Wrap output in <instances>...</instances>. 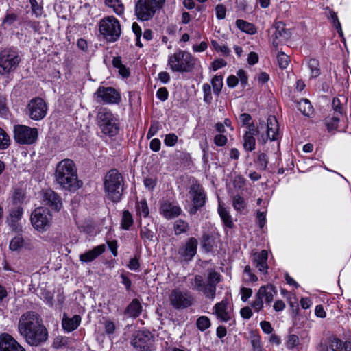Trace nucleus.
Here are the masks:
<instances>
[{
  "label": "nucleus",
  "mask_w": 351,
  "mask_h": 351,
  "mask_svg": "<svg viewBox=\"0 0 351 351\" xmlns=\"http://www.w3.org/2000/svg\"><path fill=\"white\" fill-rule=\"evenodd\" d=\"M18 331L31 346H38L45 341L48 336L40 317L33 311H27L21 315L18 323Z\"/></svg>",
  "instance_id": "1"
},
{
  "label": "nucleus",
  "mask_w": 351,
  "mask_h": 351,
  "mask_svg": "<svg viewBox=\"0 0 351 351\" xmlns=\"http://www.w3.org/2000/svg\"><path fill=\"white\" fill-rule=\"evenodd\" d=\"M55 178L57 183L66 190L75 191L82 186V182L77 180L75 165L70 159H64L58 163Z\"/></svg>",
  "instance_id": "2"
},
{
  "label": "nucleus",
  "mask_w": 351,
  "mask_h": 351,
  "mask_svg": "<svg viewBox=\"0 0 351 351\" xmlns=\"http://www.w3.org/2000/svg\"><path fill=\"white\" fill-rule=\"evenodd\" d=\"M221 281V276L213 269H210L206 278L202 275H195L191 281V287L202 293L206 298L213 300L216 296L217 285Z\"/></svg>",
  "instance_id": "3"
},
{
  "label": "nucleus",
  "mask_w": 351,
  "mask_h": 351,
  "mask_svg": "<svg viewBox=\"0 0 351 351\" xmlns=\"http://www.w3.org/2000/svg\"><path fill=\"white\" fill-rule=\"evenodd\" d=\"M199 63L191 53L178 49L168 56L167 65L173 72L188 73Z\"/></svg>",
  "instance_id": "4"
},
{
  "label": "nucleus",
  "mask_w": 351,
  "mask_h": 351,
  "mask_svg": "<svg viewBox=\"0 0 351 351\" xmlns=\"http://www.w3.org/2000/svg\"><path fill=\"white\" fill-rule=\"evenodd\" d=\"M97 125L101 132L112 137L119 131V119L107 108H101L97 115Z\"/></svg>",
  "instance_id": "5"
},
{
  "label": "nucleus",
  "mask_w": 351,
  "mask_h": 351,
  "mask_svg": "<svg viewBox=\"0 0 351 351\" xmlns=\"http://www.w3.org/2000/svg\"><path fill=\"white\" fill-rule=\"evenodd\" d=\"M104 189L106 196L113 202L121 200L123 191V179L117 170H111L106 174Z\"/></svg>",
  "instance_id": "6"
},
{
  "label": "nucleus",
  "mask_w": 351,
  "mask_h": 351,
  "mask_svg": "<svg viewBox=\"0 0 351 351\" xmlns=\"http://www.w3.org/2000/svg\"><path fill=\"white\" fill-rule=\"evenodd\" d=\"M21 57L17 49L5 48L0 52V75L8 77L19 67Z\"/></svg>",
  "instance_id": "7"
},
{
  "label": "nucleus",
  "mask_w": 351,
  "mask_h": 351,
  "mask_svg": "<svg viewBox=\"0 0 351 351\" xmlns=\"http://www.w3.org/2000/svg\"><path fill=\"white\" fill-rule=\"evenodd\" d=\"M165 3V0H138L134 8L137 19L141 21H149L162 9Z\"/></svg>",
  "instance_id": "8"
},
{
  "label": "nucleus",
  "mask_w": 351,
  "mask_h": 351,
  "mask_svg": "<svg viewBox=\"0 0 351 351\" xmlns=\"http://www.w3.org/2000/svg\"><path fill=\"white\" fill-rule=\"evenodd\" d=\"M99 31L106 41L115 42L121 36V25L114 16H108L99 21Z\"/></svg>",
  "instance_id": "9"
},
{
  "label": "nucleus",
  "mask_w": 351,
  "mask_h": 351,
  "mask_svg": "<svg viewBox=\"0 0 351 351\" xmlns=\"http://www.w3.org/2000/svg\"><path fill=\"white\" fill-rule=\"evenodd\" d=\"M169 300L173 308L182 310L191 306L193 303L194 298L188 290L176 287L170 291Z\"/></svg>",
  "instance_id": "10"
},
{
  "label": "nucleus",
  "mask_w": 351,
  "mask_h": 351,
  "mask_svg": "<svg viewBox=\"0 0 351 351\" xmlns=\"http://www.w3.org/2000/svg\"><path fill=\"white\" fill-rule=\"evenodd\" d=\"M30 221L34 228L43 233L50 228L52 215L47 208L38 207L32 212Z\"/></svg>",
  "instance_id": "11"
},
{
  "label": "nucleus",
  "mask_w": 351,
  "mask_h": 351,
  "mask_svg": "<svg viewBox=\"0 0 351 351\" xmlns=\"http://www.w3.org/2000/svg\"><path fill=\"white\" fill-rule=\"evenodd\" d=\"M47 106L45 101L40 97L31 99L27 105L25 113L35 121L43 119L47 114Z\"/></svg>",
  "instance_id": "12"
},
{
  "label": "nucleus",
  "mask_w": 351,
  "mask_h": 351,
  "mask_svg": "<svg viewBox=\"0 0 351 351\" xmlns=\"http://www.w3.org/2000/svg\"><path fill=\"white\" fill-rule=\"evenodd\" d=\"M14 134L15 141L20 144H32L38 137V131L36 128L17 125L14 126Z\"/></svg>",
  "instance_id": "13"
},
{
  "label": "nucleus",
  "mask_w": 351,
  "mask_h": 351,
  "mask_svg": "<svg viewBox=\"0 0 351 351\" xmlns=\"http://www.w3.org/2000/svg\"><path fill=\"white\" fill-rule=\"evenodd\" d=\"M189 193L193 203L189 213L191 215H194L200 208L204 206L206 203V193L203 187L197 183H193L191 186Z\"/></svg>",
  "instance_id": "14"
},
{
  "label": "nucleus",
  "mask_w": 351,
  "mask_h": 351,
  "mask_svg": "<svg viewBox=\"0 0 351 351\" xmlns=\"http://www.w3.org/2000/svg\"><path fill=\"white\" fill-rule=\"evenodd\" d=\"M153 337L149 332L138 331L133 335L131 344L137 351H150Z\"/></svg>",
  "instance_id": "15"
},
{
  "label": "nucleus",
  "mask_w": 351,
  "mask_h": 351,
  "mask_svg": "<svg viewBox=\"0 0 351 351\" xmlns=\"http://www.w3.org/2000/svg\"><path fill=\"white\" fill-rule=\"evenodd\" d=\"M95 97L98 101L106 104H116L120 99L119 93L112 87L100 86L95 93Z\"/></svg>",
  "instance_id": "16"
},
{
  "label": "nucleus",
  "mask_w": 351,
  "mask_h": 351,
  "mask_svg": "<svg viewBox=\"0 0 351 351\" xmlns=\"http://www.w3.org/2000/svg\"><path fill=\"white\" fill-rule=\"evenodd\" d=\"M160 204L159 213L167 219L175 218L181 213L182 210L180 207L174 202L163 199L160 201Z\"/></svg>",
  "instance_id": "17"
},
{
  "label": "nucleus",
  "mask_w": 351,
  "mask_h": 351,
  "mask_svg": "<svg viewBox=\"0 0 351 351\" xmlns=\"http://www.w3.org/2000/svg\"><path fill=\"white\" fill-rule=\"evenodd\" d=\"M214 313L218 319L223 322H230V324L234 322L232 318L231 308L228 306L227 300L217 302L213 307Z\"/></svg>",
  "instance_id": "18"
},
{
  "label": "nucleus",
  "mask_w": 351,
  "mask_h": 351,
  "mask_svg": "<svg viewBox=\"0 0 351 351\" xmlns=\"http://www.w3.org/2000/svg\"><path fill=\"white\" fill-rule=\"evenodd\" d=\"M41 198L43 204L56 211H59L62 206L60 197L51 189L43 190Z\"/></svg>",
  "instance_id": "19"
},
{
  "label": "nucleus",
  "mask_w": 351,
  "mask_h": 351,
  "mask_svg": "<svg viewBox=\"0 0 351 351\" xmlns=\"http://www.w3.org/2000/svg\"><path fill=\"white\" fill-rule=\"evenodd\" d=\"M0 351H25L11 335L3 333L0 335Z\"/></svg>",
  "instance_id": "20"
},
{
  "label": "nucleus",
  "mask_w": 351,
  "mask_h": 351,
  "mask_svg": "<svg viewBox=\"0 0 351 351\" xmlns=\"http://www.w3.org/2000/svg\"><path fill=\"white\" fill-rule=\"evenodd\" d=\"M197 244V240L194 237H191L184 245L179 248L178 254L184 261H191L196 254Z\"/></svg>",
  "instance_id": "21"
},
{
  "label": "nucleus",
  "mask_w": 351,
  "mask_h": 351,
  "mask_svg": "<svg viewBox=\"0 0 351 351\" xmlns=\"http://www.w3.org/2000/svg\"><path fill=\"white\" fill-rule=\"evenodd\" d=\"M258 133V129L254 125H250L243 135V148L247 152H252L256 147L255 136Z\"/></svg>",
  "instance_id": "22"
},
{
  "label": "nucleus",
  "mask_w": 351,
  "mask_h": 351,
  "mask_svg": "<svg viewBox=\"0 0 351 351\" xmlns=\"http://www.w3.org/2000/svg\"><path fill=\"white\" fill-rule=\"evenodd\" d=\"M276 293V287L271 284L260 287L256 293L265 302L266 306L271 304Z\"/></svg>",
  "instance_id": "23"
},
{
  "label": "nucleus",
  "mask_w": 351,
  "mask_h": 351,
  "mask_svg": "<svg viewBox=\"0 0 351 351\" xmlns=\"http://www.w3.org/2000/svg\"><path fill=\"white\" fill-rule=\"evenodd\" d=\"M267 259L268 252L266 250H263L260 252L254 253L252 256L253 265L263 274L267 273Z\"/></svg>",
  "instance_id": "24"
},
{
  "label": "nucleus",
  "mask_w": 351,
  "mask_h": 351,
  "mask_svg": "<svg viewBox=\"0 0 351 351\" xmlns=\"http://www.w3.org/2000/svg\"><path fill=\"white\" fill-rule=\"evenodd\" d=\"M278 136V123L277 119L274 116H269L267 120V134L265 136H262L263 141L269 139L275 141Z\"/></svg>",
  "instance_id": "25"
},
{
  "label": "nucleus",
  "mask_w": 351,
  "mask_h": 351,
  "mask_svg": "<svg viewBox=\"0 0 351 351\" xmlns=\"http://www.w3.org/2000/svg\"><path fill=\"white\" fill-rule=\"evenodd\" d=\"M23 214V208L19 206H16L14 208H12L9 213V215L7 218V222L8 226L13 230H18L19 228V221H21L22 216Z\"/></svg>",
  "instance_id": "26"
},
{
  "label": "nucleus",
  "mask_w": 351,
  "mask_h": 351,
  "mask_svg": "<svg viewBox=\"0 0 351 351\" xmlns=\"http://www.w3.org/2000/svg\"><path fill=\"white\" fill-rule=\"evenodd\" d=\"M81 317L78 315L69 317L66 314H64L62 320V326L65 332H71L77 328L81 323Z\"/></svg>",
  "instance_id": "27"
},
{
  "label": "nucleus",
  "mask_w": 351,
  "mask_h": 351,
  "mask_svg": "<svg viewBox=\"0 0 351 351\" xmlns=\"http://www.w3.org/2000/svg\"><path fill=\"white\" fill-rule=\"evenodd\" d=\"M106 250V245L101 244L95 247L93 249L80 255V260L82 262H91L103 254Z\"/></svg>",
  "instance_id": "28"
},
{
  "label": "nucleus",
  "mask_w": 351,
  "mask_h": 351,
  "mask_svg": "<svg viewBox=\"0 0 351 351\" xmlns=\"http://www.w3.org/2000/svg\"><path fill=\"white\" fill-rule=\"evenodd\" d=\"M136 215L140 219L143 217L146 218L149 216V209L147 202L145 199H136L135 202Z\"/></svg>",
  "instance_id": "29"
},
{
  "label": "nucleus",
  "mask_w": 351,
  "mask_h": 351,
  "mask_svg": "<svg viewBox=\"0 0 351 351\" xmlns=\"http://www.w3.org/2000/svg\"><path fill=\"white\" fill-rule=\"evenodd\" d=\"M141 304L138 300L133 299L125 311V314L128 317H136L141 312Z\"/></svg>",
  "instance_id": "30"
},
{
  "label": "nucleus",
  "mask_w": 351,
  "mask_h": 351,
  "mask_svg": "<svg viewBox=\"0 0 351 351\" xmlns=\"http://www.w3.org/2000/svg\"><path fill=\"white\" fill-rule=\"evenodd\" d=\"M218 213L223 223V224L229 228H232L234 226V223L232 221V219L229 212L226 210V208L221 204V202H219L218 206Z\"/></svg>",
  "instance_id": "31"
},
{
  "label": "nucleus",
  "mask_w": 351,
  "mask_h": 351,
  "mask_svg": "<svg viewBox=\"0 0 351 351\" xmlns=\"http://www.w3.org/2000/svg\"><path fill=\"white\" fill-rule=\"evenodd\" d=\"M328 345L332 351H344L346 348V341L332 335L328 339Z\"/></svg>",
  "instance_id": "32"
},
{
  "label": "nucleus",
  "mask_w": 351,
  "mask_h": 351,
  "mask_svg": "<svg viewBox=\"0 0 351 351\" xmlns=\"http://www.w3.org/2000/svg\"><path fill=\"white\" fill-rule=\"evenodd\" d=\"M249 339L253 351H263L261 337L257 331H251Z\"/></svg>",
  "instance_id": "33"
},
{
  "label": "nucleus",
  "mask_w": 351,
  "mask_h": 351,
  "mask_svg": "<svg viewBox=\"0 0 351 351\" xmlns=\"http://www.w3.org/2000/svg\"><path fill=\"white\" fill-rule=\"evenodd\" d=\"M326 10L328 11V19L332 23L333 26L335 27V28L337 30V33L339 34V36L342 38L343 37V31L341 29V23H340L338 16L337 15V13L328 7H326Z\"/></svg>",
  "instance_id": "34"
},
{
  "label": "nucleus",
  "mask_w": 351,
  "mask_h": 351,
  "mask_svg": "<svg viewBox=\"0 0 351 351\" xmlns=\"http://www.w3.org/2000/svg\"><path fill=\"white\" fill-rule=\"evenodd\" d=\"M236 25L240 30L248 34L252 35L256 32L255 26L252 23H248L244 20H237Z\"/></svg>",
  "instance_id": "35"
},
{
  "label": "nucleus",
  "mask_w": 351,
  "mask_h": 351,
  "mask_svg": "<svg viewBox=\"0 0 351 351\" xmlns=\"http://www.w3.org/2000/svg\"><path fill=\"white\" fill-rule=\"evenodd\" d=\"M105 5L112 8L118 16H121L124 13L125 8L120 0H105Z\"/></svg>",
  "instance_id": "36"
},
{
  "label": "nucleus",
  "mask_w": 351,
  "mask_h": 351,
  "mask_svg": "<svg viewBox=\"0 0 351 351\" xmlns=\"http://www.w3.org/2000/svg\"><path fill=\"white\" fill-rule=\"evenodd\" d=\"M298 110L305 116L309 117L313 112V108L309 100L302 99L298 103Z\"/></svg>",
  "instance_id": "37"
},
{
  "label": "nucleus",
  "mask_w": 351,
  "mask_h": 351,
  "mask_svg": "<svg viewBox=\"0 0 351 351\" xmlns=\"http://www.w3.org/2000/svg\"><path fill=\"white\" fill-rule=\"evenodd\" d=\"M232 206L235 210L242 213L247 206V202L240 195H236L232 197Z\"/></svg>",
  "instance_id": "38"
},
{
  "label": "nucleus",
  "mask_w": 351,
  "mask_h": 351,
  "mask_svg": "<svg viewBox=\"0 0 351 351\" xmlns=\"http://www.w3.org/2000/svg\"><path fill=\"white\" fill-rule=\"evenodd\" d=\"M134 219L132 213L129 210H124L122 214L121 226L125 230H128L133 225Z\"/></svg>",
  "instance_id": "39"
},
{
  "label": "nucleus",
  "mask_w": 351,
  "mask_h": 351,
  "mask_svg": "<svg viewBox=\"0 0 351 351\" xmlns=\"http://www.w3.org/2000/svg\"><path fill=\"white\" fill-rule=\"evenodd\" d=\"M113 65L118 69L119 73L123 77L127 78L130 75L129 69L124 66L119 58H115L113 60Z\"/></svg>",
  "instance_id": "40"
},
{
  "label": "nucleus",
  "mask_w": 351,
  "mask_h": 351,
  "mask_svg": "<svg viewBox=\"0 0 351 351\" xmlns=\"http://www.w3.org/2000/svg\"><path fill=\"white\" fill-rule=\"evenodd\" d=\"M339 122V114H334L332 116H328L325 119V124L328 131L336 130Z\"/></svg>",
  "instance_id": "41"
},
{
  "label": "nucleus",
  "mask_w": 351,
  "mask_h": 351,
  "mask_svg": "<svg viewBox=\"0 0 351 351\" xmlns=\"http://www.w3.org/2000/svg\"><path fill=\"white\" fill-rule=\"evenodd\" d=\"M308 67L310 70L311 77H317L320 75L319 63L317 60L314 58L309 60Z\"/></svg>",
  "instance_id": "42"
},
{
  "label": "nucleus",
  "mask_w": 351,
  "mask_h": 351,
  "mask_svg": "<svg viewBox=\"0 0 351 351\" xmlns=\"http://www.w3.org/2000/svg\"><path fill=\"white\" fill-rule=\"evenodd\" d=\"M211 84L214 93L218 95L221 93L223 85V77L221 75H215L211 80Z\"/></svg>",
  "instance_id": "43"
},
{
  "label": "nucleus",
  "mask_w": 351,
  "mask_h": 351,
  "mask_svg": "<svg viewBox=\"0 0 351 351\" xmlns=\"http://www.w3.org/2000/svg\"><path fill=\"white\" fill-rule=\"evenodd\" d=\"M201 245L206 252H209L213 249L214 241L209 234H204L201 240Z\"/></svg>",
  "instance_id": "44"
},
{
  "label": "nucleus",
  "mask_w": 351,
  "mask_h": 351,
  "mask_svg": "<svg viewBox=\"0 0 351 351\" xmlns=\"http://www.w3.org/2000/svg\"><path fill=\"white\" fill-rule=\"evenodd\" d=\"M285 344L288 350H293L299 344L298 336L294 334L287 335Z\"/></svg>",
  "instance_id": "45"
},
{
  "label": "nucleus",
  "mask_w": 351,
  "mask_h": 351,
  "mask_svg": "<svg viewBox=\"0 0 351 351\" xmlns=\"http://www.w3.org/2000/svg\"><path fill=\"white\" fill-rule=\"evenodd\" d=\"M197 328L201 331H204L210 326V319L206 316H200L196 322Z\"/></svg>",
  "instance_id": "46"
},
{
  "label": "nucleus",
  "mask_w": 351,
  "mask_h": 351,
  "mask_svg": "<svg viewBox=\"0 0 351 351\" xmlns=\"http://www.w3.org/2000/svg\"><path fill=\"white\" fill-rule=\"evenodd\" d=\"M189 228L188 223L181 219L177 220L174 223V231L176 234H180L186 232Z\"/></svg>",
  "instance_id": "47"
},
{
  "label": "nucleus",
  "mask_w": 351,
  "mask_h": 351,
  "mask_svg": "<svg viewBox=\"0 0 351 351\" xmlns=\"http://www.w3.org/2000/svg\"><path fill=\"white\" fill-rule=\"evenodd\" d=\"M265 302L256 294L254 295V300L250 303L251 307L255 313L261 312L264 308Z\"/></svg>",
  "instance_id": "48"
},
{
  "label": "nucleus",
  "mask_w": 351,
  "mask_h": 351,
  "mask_svg": "<svg viewBox=\"0 0 351 351\" xmlns=\"http://www.w3.org/2000/svg\"><path fill=\"white\" fill-rule=\"evenodd\" d=\"M277 61L280 68L284 69L288 66L290 62V58L285 53L280 52L277 56Z\"/></svg>",
  "instance_id": "49"
},
{
  "label": "nucleus",
  "mask_w": 351,
  "mask_h": 351,
  "mask_svg": "<svg viewBox=\"0 0 351 351\" xmlns=\"http://www.w3.org/2000/svg\"><path fill=\"white\" fill-rule=\"evenodd\" d=\"M246 180L241 176H234L233 179V186L238 191H243L245 186Z\"/></svg>",
  "instance_id": "50"
},
{
  "label": "nucleus",
  "mask_w": 351,
  "mask_h": 351,
  "mask_svg": "<svg viewBox=\"0 0 351 351\" xmlns=\"http://www.w3.org/2000/svg\"><path fill=\"white\" fill-rule=\"evenodd\" d=\"M23 239L21 236L14 237L10 243V249L12 251H16L21 249L23 245Z\"/></svg>",
  "instance_id": "51"
},
{
  "label": "nucleus",
  "mask_w": 351,
  "mask_h": 351,
  "mask_svg": "<svg viewBox=\"0 0 351 351\" xmlns=\"http://www.w3.org/2000/svg\"><path fill=\"white\" fill-rule=\"evenodd\" d=\"M178 141V136L174 133H169L165 135L164 143L167 147H173Z\"/></svg>",
  "instance_id": "52"
},
{
  "label": "nucleus",
  "mask_w": 351,
  "mask_h": 351,
  "mask_svg": "<svg viewBox=\"0 0 351 351\" xmlns=\"http://www.w3.org/2000/svg\"><path fill=\"white\" fill-rule=\"evenodd\" d=\"M10 144L9 136L0 128V149H6Z\"/></svg>",
  "instance_id": "53"
},
{
  "label": "nucleus",
  "mask_w": 351,
  "mask_h": 351,
  "mask_svg": "<svg viewBox=\"0 0 351 351\" xmlns=\"http://www.w3.org/2000/svg\"><path fill=\"white\" fill-rule=\"evenodd\" d=\"M243 278L249 282H256L258 280L257 276L252 272L251 268L248 265L245 266L244 269Z\"/></svg>",
  "instance_id": "54"
},
{
  "label": "nucleus",
  "mask_w": 351,
  "mask_h": 351,
  "mask_svg": "<svg viewBox=\"0 0 351 351\" xmlns=\"http://www.w3.org/2000/svg\"><path fill=\"white\" fill-rule=\"evenodd\" d=\"M143 184L147 190L152 191L156 186L157 179L155 177H147L144 179Z\"/></svg>",
  "instance_id": "55"
},
{
  "label": "nucleus",
  "mask_w": 351,
  "mask_h": 351,
  "mask_svg": "<svg viewBox=\"0 0 351 351\" xmlns=\"http://www.w3.org/2000/svg\"><path fill=\"white\" fill-rule=\"evenodd\" d=\"M256 162L261 169H265L268 163L267 155L265 153L259 154Z\"/></svg>",
  "instance_id": "56"
},
{
  "label": "nucleus",
  "mask_w": 351,
  "mask_h": 351,
  "mask_svg": "<svg viewBox=\"0 0 351 351\" xmlns=\"http://www.w3.org/2000/svg\"><path fill=\"white\" fill-rule=\"evenodd\" d=\"M211 45L215 51L221 52L223 55H228L230 51L226 45H219L216 40H212Z\"/></svg>",
  "instance_id": "57"
},
{
  "label": "nucleus",
  "mask_w": 351,
  "mask_h": 351,
  "mask_svg": "<svg viewBox=\"0 0 351 351\" xmlns=\"http://www.w3.org/2000/svg\"><path fill=\"white\" fill-rule=\"evenodd\" d=\"M252 116L247 113H243L241 114L239 117V122L243 125V126H247V128L250 125H254L253 123L251 122L252 121Z\"/></svg>",
  "instance_id": "58"
},
{
  "label": "nucleus",
  "mask_w": 351,
  "mask_h": 351,
  "mask_svg": "<svg viewBox=\"0 0 351 351\" xmlns=\"http://www.w3.org/2000/svg\"><path fill=\"white\" fill-rule=\"evenodd\" d=\"M216 17L219 20H221L226 18V8L223 4H218L215 7Z\"/></svg>",
  "instance_id": "59"
},
{
  "label": "nucleus",
  "mask_w": 351,
  "mask_h": 351,
  "mask_svg": "<svg viewBox=\"0 0 351 351\" xmlns=\"http://www.w3.org/2000/svg\"><path fill=\"white\" fill-rule=\"evenodd\" d=\"M104 330L107 335H112L115 331V324L113 321L107 319L104 323Z\"/></svg>",
  "instance_id": "60"
},
{
  "label": "nucleus",
  "mask_w": 351,
  "mask_h": 351,
  "mask_svg": "<svg viewBox=\"0 0 351 351\" xmlns=\"http://www.w3.org/2000/svg\"><path fill=\"white\" fill-rule=\"evenodd\" d=\"M140 235L144 241H151L154 237V232L146 227L141 228Z\"/></svg>",
  "instance_id": "61"
},
{
  "label": "nucleus",
  "mask_w": 351,
  "mask_h": 351,
  "mask_svg": "<svg viewBox=\"0 0 351 351\" xmlns=\"http://www.w3.org/2000/svg\"><path fill=\"white\" fill-rule=\"evenodd\" d=\"M25 193L23 190L17 189L14 191L12 199L15 204L21 203L23 201Z\"/></svg>",
  "instance_id": "62"
},
{
  "label": "nucleus",
  "mask_w": 351,
  "mask_h": 351,
  "mask_svg": "<svg viewBox=\"0 0 351 351\" xmlns=\"http://www.w3.org/2000/svg\"><path fill=\"white\" fill-rule=\"evenodd\" d=\"M202 89L204 92V100L207 103H210L212 99L210 86L208 84H203Z\"/></svg>",
  "instance_id": "63"
},
{
  "label": "nucleus",
  "mask_w": 351,
  "mask_h": 351,
  "mask_svg": "<svg viewBox=\"0 0 351 351\" xmlns=\"http://www.w3.org/2000/svg\"><path fill=\"white\" fill-rule=\"evenodd\" d=\"M258 226L263 228L266 223V210H258L256 214Z\"/></svg>",
  "instance_id": "64"
}]
</instances>
